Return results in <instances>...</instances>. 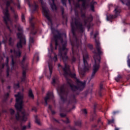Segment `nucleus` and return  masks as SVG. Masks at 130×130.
I'll return each instance as SVG.
<instances>
[{"instance_id": "7ed1b4c3", "label": "nucleus", "mask_w": 130, "mask_h": 130, "mask_svg": "<svg viewBox=\"0 0 130 130\" xmlns=\"http://www.w3.org/2000/svg\"><path fill=\"white\" fill-rule=\"evenodd\" d=\"M94 53L93 55V59H94V63L93 65L92 72L91 75L90 77L89 82L95 78L97 72L99 71L100 69V63L101 62V55H102V49L100 47V46L98 44L96 45V51H93Z\"/></svg>"}, {"instance_id": "bb28decb", "label": "nucleus", "mask_w": 130, "mask_h": 130, "mask_svg": "<svg viewBox=\"0 0 130 130\" xmlns=\"http://www.w3.org/2000/svg\"><path fill=\"white\" fill-rule=\"evenodd\" d=\"M74 122H75V125H77V126H81L82 125V121H81V120L75 121Z\"/></svg>"}, {"instance_id": "4be33fe9", "label": "nucleus", "mask_w": 130, "mask_h": 130, "mask_svg": "<svg viewBox=\"0 0 130 130\" xmlns=\"http://www.w3.org/2000/svg\"><path fill=\"white\" fill-rule=\"evenodd\" d=\"M27 71H28V67L27 66L25 67H23V71H22V77H23V78H26V72Z\"/></svg>"}, {"instance_id": "b1692460", "label": "nucleus", "mask_w": 130, "mask_h": 130, "mask_svg": "<svg viewBox=\"0 0 130 130\" xmlns=\"http://www.w3.org/2000/svg\"><path fill=\"white\" fill-rule=\"evenodd\" d=\"M14 54H15L17 57H21V55H22V52L20 50H18V51L14 50Z\"/></svg>"}, {"instance_id": "8fccbe9b", "label": "nucleus", "mask_w": 130, "mask_h": 130, "mask_svg": "<svg viewBox=\"0 0 130 130\" xmlns=\"http://www.w3.org/2000/svg\"><path fill=\"white\" fill-rule=\"evenodd\" d=\"M81 18H83L84 19H87V17H86V13H83L81 14Z\"/></svg>"}, {"instance_id": "a878e982", "label": "nucleus", "mask_w": 130, "mask_h": 130, "mask_svg": "<svg viewBox=\"0 0 130 130\" xmlns=\"http://www.w3.org/2000/svg\"><path fill=\"white\" fill-rule=\"evenodd\" d=\"M27 128V126H23L22 127V130H25ZM14 130H20V127L18 126H15L13 127Z\"/></svg>"}, {"instance_id": "9d476101", "label": "nucleus", "mask_w": 130, "mask_h": 130, "mask_svg": "<svg viewBox=\"0 0 130 130\" xmlns=\"http://www.w3.org/2000/svg\"><path fill=\"white\" fill-rule=\"evenodd\" d=\"M33 20H34V17L32 16L29 18V24L30 25V34L32 35H36L37 34V29H35V24L33 22Z\"/></svg>"}, {"instance_id": "393cba45", "label": "nucleus", "mask_w": 130, "mask_h": 130, "mask_svg": "<svg viewBox=\"0 0 130 130\" xmlns=\"http://www.w3.org/2000/svg\"><path fill=\"white\" fill-rule=\"evenodd\" d=\"M28 96L31 99H34V94H33V92L32 89H30L28 91Z\"/></svg>"}, {"instance_id": "58836bf2", "label": "nucleus", "mask_w": 130, "mask_h": 130, "mask_svg": "<svg viewBox=\"0 0 130 130\" xmlns=\"http://www.w3.org/2000/svg\"><path fill=\"white\" fill-rule=\"evenodd\" d=\"M9 96H10V93H9V92L7 93L4 95V98L5 100H8V99L9 98Z\"/></svg>"}, {"instance_id": "412c9836", "label": "nucleus", "mask_w": 130, "mask_h": 130, "mask_svg": "<svg viewBox=\"0 0 130 130\" xmlns=\"http://www.w3.org/2000/svg\"><path fill=\"white\" fill-rule=\"evenodd\" d=\"M52 3L50 4L51 8L52 11H57V7L55 5V0H52Z\"/></svg>"}, {"instance_id": "20e7f679", "label": "nucleus", "mask_w": 130, "mask_h": 130, "mask_svg": "<svg viewBox=\"0 0 130 130\" xmlns=\"http://www.w3.org/2000/svg\"><path fill=\"white\" fill-rule=\"evenodd\" d=\"M59 96L61 101L64 103L69 98V104H73V103H77V99H76V95L74 93H70V91L68 89H64L63 87H61L60 90Z\"/></svg>"}, {"instance_id": "f257e3e1", "label": "nucleus", "mask_w": 130, "mask_h": 130, "mask_svg": "<svg viewBox=\"0 0 130 130\" xmlns=\"http://www.w3.org/2000/svg\"><path fill=\"white\" fill-rule=\"evenodd\" d=\"M71 31L73 34V37L75 39V41H71L72 51V56L69 58L68 55V49H67V43H64L62 45V47L59 48V53L58 55L60 56V59L63 60L64 62V67H62L60 64H58V68H61L62 69L63 72V76L66 78L68 76H70L73 79H74L75 81L76 82L77 85L73 84V81L71 79L67 78V85L69 86L71 91L73 92H76V91H83V89L85 87H86V83L87 81L84 80L83 82L81 81L80 79L77 78V75L76 73H72L70 72V66L67 64V61L69 59L71 63H75L77 60L76 58V55H79V51L81 52H84L83 49L82 48V41L77 37V35H76V30H78L79 33H84V26L83 24H71Z\"/></svg>"}, {"instance_id": "2eb2a0df", "label": "nucleus", "mask_w": 130, "mask_h": 130, "mask_svg": "<svg viewBox=\"0 0 130 130\" xmlns=\"http://www.w3.org/2000/svg\"><path fill=\"white\" fill-rule=\"evenodd\" d=\"M98 36V32H95L94 35L93 39H95V48L96 50H97V44L100 46V47H101V49H102V52H103L102 55L103 54V49H102V47H101V44L100 43V42L97 40H96V38Z\"/></svg>"}, {"instance_id": "e433bc0d", "label": "nucleus", "mask_w": 130, "mask_h": 130, "mask_svg": "<svg viewBox=\"0 0 130 130\" xmlns=\"http://www.w3.org/2000/svg\"><path fill=\"white\" fill-rule=\"evenodd\" d=\"M86 46L88 47V48H89L90 50H92L93 49V45L91 44H88L87 45H86Z\"/></svg>"}, {"instance_id": "0e129e2a", "label": "nucleus", "mask_w": 130, "mask_h": 130, "mask_svg": "<svg viewBox=\"0 0 130 130\" xmlns=\"http://www.w3.org/2000/svg\"><path fill=\"white\" fill-rule=\"evenodd\" d=\"M51 114L53 115H54V114H55V111H53L52 110V111H51Z\"/></svg>"}, {"instance_id": "13d9d810", "label": "nucleus", "mask_w": 130, "mask_h": 130, "mask_svg": "<svg viewBox=\"0 0 130 130\" xmlns=\"http://www.w3.org/2000/svg\"><path fill=\"white\" fill-rule=\"evenodd\" d=\"M75 7H76V8H80V4H79V3L76 4L75 5Z\"/></svg>"}, {"instance_id": "774afa93", "label": "nucleus", "mask_w": 130, "mask_h": 130, "mask_svg": "<svg viewBox=\"0 0 130 130\" xmlns=\"http://www.w3.org/2000/svg\"><path fill=\"white\" fill-rule=\"evenodd\" d=\"M39 2H40L41 5H43V0H39Z\"/></svg>"}, {"instance_id": "dca6fc26", "label": "nucleus", "mask_w": 130, "mask_h": 130, "mask_svg": "<svg viewBox=\"0 0 130 130\" xmlns=\"http://www.w3.org/2000/svg\"><path fill=\"white\" fill-rule=\"evenodd\" d=\"M78 3H80V2H82L81 6L83 10H86L89 8V4H86V0H78Z\"/></svg>"}, {"instance_id": "6e6552de", "label": "nucleus", "mask_w": 130, "mask_h": 130, "mask_svg": "<svg viewBox=\"0 0 130 130\" xmlns=\"http://www.w3.org/2000/svg\"><path fill=\"white\" fill-rule=\"evenodd\" d=\"M4 3H6V7L7 8H9L11 6V2L8 0H3ZM6 9L5 10V12L4 13V17H3V19L4 22L6 26H7L8 29H10V26H9L8 22H11V18H10V14L9 13V9Z\"/></svg>"}, {"instance_id": "5fc2aeb1", "label": "nucleus", "mask_w": 130, "mask_h": 130, "mask_svg": "<svg viewBox=\"0 0 130 130\" xmlns=\"http://www.w3.org/2000/svg\"><path fill=\"white\" fill-rule=\"evenodd\" d=\"M112 113L113 115H115V114H117L118 113H119V111H113Z\"/></svg>"}, {"instance_id": "37998d69", "label": "nucleus", "mask_w": 130, "mask_h": 130, "mask_svg": "<svg viewBox=\"0 0 130 130\" xmlns=\"http://www.w3.org/2000/svg\"><path fill=\"white\" fill-rule=\"evenodd\" d=\"M61 1L63 6L67 7V0H61Z\"/></svg>"}, {"instance_id": "09e8293b", "label": "nucleus", "mask_w": 130, "mask_h": 130, "mask_svg": "<svg viewBox=\"0 0 130 130\" xmlns=\"http://www.w3.org/2000/svg\"><path fill=\"white\" fill-rule=\"evenodd\" d=\"M36 56H37V62H38V61H39V56H38L37 53H36L34 58H35Z\"/></svg>"}, {"instance_id": "bf43d9fd", "label": "nucleus", "mask_w": 130, "mask_h": 130, "mask_svg": "<svg viewBox=\"0 0 130 130\" xmlns=\"http://www.w3.org/2000/svg\"><path fill=\"white\" fill-rule=\"evenodd\" d=\"M0 68H1V69H5V63H2Z\"/></svg>"}, {"instance_id": "680f3d73", "label": "nucleus", "mask_w": 130, "mask_h": 130, "mask_svg": "<svg viewBox=\"0 0 130 130\" xmlns=\"http://www.w3.org/2000/svg\"><path fill=\"white\" fill-rule=\"evenodd\" d=\"M32 110H34L36 112V111H37V108L36 107H33Z\"/></svg>"}, {"instance_id": "cd10ccee", "label": "nucleus", "mask_w": 130, "mask_h": 130, "mask_svg": "<svg viewBox=\"0 0 130 130\" xmlns=\"http://www.w3.org/2000/svg\"><path fill=\"white\" fill-rule=\"evenodd\" d=\"M38 8H39V6L35 3L34 5L32 6V12L34 13V12H36L37 11Z\"/></svg>"}, {"instance_id": "5701e85b", "label": "nucleus", "mask_w": 130, "mask_h": 130, "mask_svg": "<svg viewBox=\"0 0 130 130\" xmlns=\"http://www.w3.org/2000/svg\"><path fill=\"white\" fill-rule=\"evenodd\" d=\"M60 10L61 12V16L62 19H66V22H68V18L66 17V16H64V8H63V7H61Z\"/></svg>"}, {"instance_id": "4468645a", "label": "nucleus", "mask_w": 130, "mask_h": 130, "mask_svg": "<svg viewBox=\"0 0 130 130\" xmlns=\"http://www.w3.org/2000/svg\"><path fill=\"white\" fill-rule=\"evenodd\" d=\"M53 98H54L53 94L51 92H48L46 94V97L44 99L46 105H47L48 104V103H47V101H48V100H50V99H51V100H53Z\"/></svg>"}, {"instance_id": "de8ad7c7", "label": "nucleus", "mask_w": 130, "mask_h": 130, "mask_svg": "<svg viewBox=\"0 0 130 130\" xmlns=\"http://www.w3.org/2000/svg\"><path fill=\"white\" fill-rule=\"evenodd\" d=\"M53 59L55 62H56V61H57V56H56V54H54Z\"/></svg>"}, {"instance_id": "f03ea898", "label": "nucleus", "mask_w": 130, "mask_h": 130, "mask_svg": "<svg viewBox=\"0 0 130 130\" xmlns=\"http://www.w3.org/2000/svg\"><path fill=\"white\" fill-rule=\"evenodd\" d=\"M16 97V102L15 107L17 110L15 114V119L18 121H27V116L25 112L22 111L23 109V95H21V92H18L17 94H15Z\"/></svg>"}, {"instance_id": "4d7b16f0", "label": "nucleus", "mask_w": 130, "mask_h": 130, "mask_svg": "<svg viewBox=\"0 0 130 130\" xmlns=\"http://www.w3.org/2000/svg\"><path fill=\"white\" fill-rule=\"evenodd\" d=\"M21 79V82H25V81H26V77H24L22 76Z\"/></svg>"}, {"instance_id": "473e14b6", "label": "nucleus", "mask_w": 130, "mask_h": 130, "mask_svg": "<svg viewBox=\"0 0 130 130\" xmlns=\"http://www.w3.org/2000/svg\"><path fill=\"white\" fill-rule=\"evenodd\" d=\"M127 63L128 65V67L130 68V54L128 55L127 56Z\"/></svg>"}, {"instance_id": "603ef678", "label": "nucleus", "mask_w": 130, "mask_h": 130, "mask_svg": "<svg viewBox=\"0 0 130 130\" xmlns=\"http://www.w3.org/2000/svg\"><path fill=\"white\" fill-rule=\"evenodd\" d=\"M50 47L51 48V52H53V45H52V43H50Z\"/></svg>"}, {"instance_id": "052dcab7", "label": "nucleus", "mask_w": 130, "mask_h": 130, "mask_svg": "<svg viewBox=\"0 0 130 130\" xmlns=\"http://www.w3.org/2000/svg\"><path fill=\"white\" fill-rule=\"evenodd\" d=\"M48 108L50 110V111L52 110V107L51 106V105H49Z\"/></svg>"}, {"instance_id": "338daca9", "label": "nucleus", "mask_w": 130, "mask_h": 130, "mask_svg": "<svg viewBox=\"0 0 130 130\" xmlns=\"http://www.w3.org/2000/svg\"><path fill=\"white\" fill-rule=\"evenodd\" d=\"M126 6H130V1H128L127 3L126 4Z\"/></svg>"}, {"instance_id": "7c9ffc66", "label": "nucleus", "mask_w": 130, "mask_h": 130, "mask_svg": "<svg viewBox=\"0 0 130 130\" xmlns=\"http://www.w3.org/2000/svg\"><path fill=\"white\" fill-rule=\"evenodd\" d=\"M121 78H122L121 75H118L117 76V77H116L115 78V80L116 82H119V81H120Z\"/></svg>"}, {"instance_id": "c756f323", "label": "nucleus", "mask_w": 130, "mask_h": 130, "mask_svg": "<svg viewBox=\"0 0 130 130\" xmlns=\"http://www.w3.org/2000/svg\"><path fill=\"white\" fill-rule=\"evenodd\" d=\"M51 121H52V122H53L54 123H59V121H58L53 117L51 118Z\"/></svg>"}, {"instance_id": "0eeeda50", "label": "nucleus", "mask_w": 130, "mask_h": 130, "mask_svg": "<svg viewBox=\"0 0 130 130\" xmlns=\"http://www.w3.org/2000/svg\"><path fill=\"white\" fill-rule=\"evenodd\" d=\"M89 58V55L88 54H86L85 55L83 56V60L84 63L83 69L81 68L80 67V64L78 65V70L79 72V74L82 76V77H85V75L86 74V72H88L90 69V66H89V64L87 61V59Z\"/></svg>"}, {"instance_id": "69168bd1", "label": "nucleus", "mask_w": 130, "mask_h": 130, "mask_svg": "<svg viewBox=\"0 0 130 130\" xmlns=\"http://www.w3.org/2000/svg\"><path fill=\"white\" fill-rule=\"evenodd\" d=\"M103 69H107V65L106 64H105L104 66L103 67Z\"/></svg>"}, {"instance_id": "79ce46f5", "label": "nucleus", "mask_w": 130, "mask_h": 130, "mask_svg": "<svg viewBox=\"0 0 130 130\" xmlns=\"http://www.w3.org/2000/svg\"><path fill=\"white\" fill-rule=\"evenodd\" d=\"M25 60H26V55L23 56L22 60L21 61L22 64H23V63H25Z\"/></svg>"}, {"instance_id": "a211bd4d", "label": "nucleus", "mask_w": 130, "mask_h": 130, "mask_svg": "<svg viewBox=\"0 0 130 130\" xmlns=\"http://www.w3.org/2000/svg\"><path fill=\"white\" fill-rule=\"evenodd\" d=\"M48 68L50 72V75L47 76L48 79H50L51 78V75H52V70L53 69V66L52 63L48 62Z\"/></svg>"}, {"instance_id": "ddd939ff", "label": "nucleus", "mask_w": 130, "mask_h": 130, "mask_svg": "<svg viewBox=\"0 0 130 130\" xmlns=\"http://www.w3.org/2000/svg\"><path fill=\"white\" fill-rule=\"evenodd\" d=\"M42 12L43 15H44L45 18L48 20V22L50 23L51 25H52V19H51L50 16H49V15L48 14V10H46V8L43 7Z\"/></svg>"}, {"instance_id": "39448f33", "label": "nucleus", "mask_w": 130, "mask_h": 130, "mask_svg": "<svg viewBox=\"0 0 130 130\" xmlns=\"http://www.w3.org/2000/svg\"><path fill=\"white\" fill-rule=\"evenodd\" d=\"M17 30L19 32L17 33L16 36L18 39H19V41L17 42L16 44V47L18 49L20 48H23L24 45H26V38L24 36V30H23V27L21 26H18Z\"/></svg>"}, {"instance_id": "aec40b11", "label": "nucleus", "mask_w": 130, "mask_h": 130, "mask_svg": "<svg viewBox=\"0 0 130 130\" xmlns=\"http://www.w3.org/2000/svg\"><path fill=\"white\" fill-rule=\"evenodd\" d=\"M97 4V2H94V1H92L90 4V10L92 11V12H95V4Z\"/></svg>"}, {"instance_id": "c9c22d12", "label": "nucleus", "mask_w": 130, "mask_h": 130, "mask_svg": "<svg viewBox=\"0 0 130 130\" xmlns=\"http://www.w3.org/2000/svg\"><path fill=\"white\" fill-rule=\"evenodd\" d=\"M60 112H66L67 109H64V108L62 107H60Z\"/></svg>"}, {"instance_id": "6ab92c4d", "label": "nucleus", "mask_w": 130, "mask_h": 130, "mask_svg": "<svg viewBox=\"0 0 130 130\" xmlns=\"http://www.w3.org/2000/svg\"><path fill=\"white\" fill-rule=\"evenodd\" d=\"M103 91H104V88H103V84L101 83L100 85V88L98 91L100 97H102V96H103V95L102 94V93H103Z\"/></svg>"}, {"instance_id": "2f4dec72", "label": "nucleus", "mask_w": 130, "mask_h": 130, "mask_svg": "<svg viewBox=\"0 0 130 130\" xmlns=\"http://www.w3.org/2000/svg\"><path fill=\"white\" fill-rule=\"evenodd\" d=\"M35 122L36 123H37V124H39V125H40V120L38 119V117L37 116H35Z\"/></svg>"}, {"instance_id": "f704fd0d", "label": "nucleus", "mask_w": 130, "mask_h": 130, "mask_svg": "<svg viewBox=\"0 0 130 130\" xmlns=\"http://www.w3.org/2000/svg\"><path fill=\"white\" fill-rule=\"evenodd\" d=\"M108 124H111V123H114V118L112 117V119L111 120H108Z\"/></svg>"}, {"instance_id": "f8f14e48", "label": "nucleus", "mask_w": 130, "mask_h": 130, "mask_svg": "<svg viewBox=\"0 0 130 130\" xmlns=\"http://www.w3.org/2000/svg\"><path fill=\"white\" fill-rule=\"evenodd\" d=\"M93 17L92 15H89L88 17H87L86 19H84V23L85 26H87L88 31L91 28V23L93 22Z\"/></svg>"}, {"instance_id": "ea45409f", "label": "nucleus", "mask_w": 130, "mask_h": 130, "mask_svg": "<svg viewBox=\"0 0 130 130\" xmlns=\"http://www.w3.org/2000/svg\"><path fill=\"white\" fill-rule=\"evenodd\" d=\"M9 111L10 112V114L11 115H14L15 114V110L13 109H10L9 110Z\"/></svg>"}, {"instance_id": "6e6d98bb", "label": "nucleus", "mask_w": 130, "mask_h": 130, "mask_svg": "<svg viewBox=\"0 0 130 130\" xmlns=\"http://www.w3.org/2000/svg\"><path fill=\"white\" fill-rule=\"evenodd\" d=\"M82 112L84 114H87V110L86 109L82 110Z\"/></svg>"}, {"instance_id": "c03bdc74", "label": "nucleus", "mask_w": 130, "mask_h": 130, "mask_svg": "<svg viewBox=\"0 0 130 130\" xmlns=\"http://www.w3.org/2000/svg\"><path fill=\"white\" fill-rule=\"evenodd\" d=\"M29 42L30 43H34V39L32 37H29Z\"/></svg>"}, {"instance_id": "423d86ee", "label": "nucleus", "mask_w": 130, "mask_h": 130, "mask_svg": "<svg viewBox=\"0 0 130 130\" xmlns=\"http://www.w3.org/2000/svg\"><path fill=\"white\" fill-rule=\"evenodd\" d=\"M51 31L53 36V40L55 41V49L56 50L57 49V46L59 45L58 41H61V43L63 42L62 34L54 28H51Z\"/></svg>"}, {"instance_id": "f3484780", "label": "nucleus", "mask_w": 130, "mask_h": 130, "mask_svg": "<svg viewBox=\"0 0 130 130\" xmlns=\"http://www.w3.org/2000/svg\"><path fill=\"white\" fill-rule=\"evenodd\" d=\"M60 116L61 117H66L65 120H62L63 122H64L65 123H70V120L69 119V118L67 117V114L61 113H60Z\"/></svg>"}, {"instance_id": "864d4df0", "label": "nucleus", "mask_w": 130, "mask_h": 130, "mask_svg": "<svg viewBox=\"0 0 130 130\" xmlns=\"http://www.w3.org/2000/svg\"><path fill=\"white\" fill-rule=\"evenodd\" d=\"M55 83H56V79H55V78H52V81L51 84H52V85H54V84H55Z\"/></svg>"}, {"instance_id": "c85d7f7f", "label": "nucleus", "mask_w": 130, "mask_h": 130, "mask_svg": "<svg viewBox=\"0 0 130 130\" xmlns=\"http://www.w3.org/2000/svg\"><path fill=\"white\" fill-rule=\"evenodd\" d=\"M13 88L15 89H19V88H20V82L18 81L17 83H14L13 85Z\"/></svg>"}, {"instance_id": "1a4fd4ad", "label": "nucleus", "mask_w": 130, "mask_h": 130, "mask_svg": "<svg viewBox=\"0 0 130 130\" xmlns=\"http://www.w3.org/2000/svg\"><path fill=\"white\" fill-rule=\"evenodd\" d=\"M114 12L115 13L114 15H109L108 16H107V21H110V22H111V23H112V20H113V19L117 18L118 16L119 15V14H120L121 10L118 7H116L114 10Z\"/></svg>"}, {"instance_id": "49530a36", "label": "nucleus", "mask_w": 130, "mask_h": 130, "mask_svg": "<svg viewBox=\"0 0 130 130\" xmlns=\"http://www.w3.org/2000/svg\"><path fill=\"white\" fill-rule=\"evenodd\" d=\"M15 63L16 62H15V60H14V58H12V62H11L12 67H15Z\"/></svg>"}, {"instance_id": "a18cd8bd", "label": "nucleus", "mask_w": 130, "mask_h": 130, "mask_svg": "<svg viewBox=\"0 0 130 130\" xmlns=\"http://www.w3.org/2000/svg\"><path fill=\"white\" fill-rule=\"evenodd\" d=\"M7 77L10 76V68H8L6 70Z\"/></svg>"}, {"instance_id": "9b49d317", "label": "nucleus", "mask_w": 130, "mask_h": 130, "mask_svg": "<svg viewBox=\"0 0 130 130\" xmlns=\"http://www.w3.org/2000/svg\"><path fill=\"white\" fill-rule=\"evenodd\" d=\"M93 111L92 113V116L90 117V121H94V120H96L97 119V115L96 114V109L97 108L98 109H101V106H100V108H99V105H98L96 103L94 104L93 106Z\"/></svg>"}, {"instance_id": "72a5a7b5", "label": "nucleus", "mask_w": 130, "mask_h": 130, "mask_svg": "<svg viewBox=\"0 0 130 130\" xmlns=\"http://www.w3.org/2000/svg\"><path fill=\"white\" fill-rule=\"evenodd\" d=\"M14 19L15 20V22H17V21L19 20V16H18V14L14 13Z\"/></svg>"}, {"instance_id": "3c124183", "label": "nucleus", "mask_w": 130, "mask_h": 130, "mask_svg": "<svg viewBox=\"0 0 130 130\" xmlns=\"http://www.w3.org/2000/svg\"><path fill=\"white\" fill-rule=\"evenodd\" d=\"M6 64L7 67H8V66H9V57H6Z\"/></svg>"}, {"instance_id": "a19ab883", "label": "nucleus", "mask_w": 130, "mask_h": 130, "mask_svg": "<svg viewBox=\"0 0 130 130\" xmlns=\"http://www.w3.org/2000/svg\"><path fill=\"white\" fill-rule=\"evenodd\" d=\"M21 20H22V22H23V23L25 21V15H24V14L23 13H22V15H21Z\"/></svg>"}, {"instance_id": "4c0bfd02", "label": "nucleus", "mask_w": 130, "mask_h": 130, "mask_svg": "<svg viewBox=\"0 0 130 130\" xmlns=\"http://www.w3.org/2000/svg\"><path fill=\"white\" fill-rule=\"evenodd\" d=\"M9 45H13L14 43L13 42V39L12 38H10L9 40Z\"/></svg>"}, {"instance_id": "e2e57ef3", "label": "nucleus", "mask_w": 130, "mask_h": 130, "mask_svg": "<svg viewBox=\"0 0 130 130\" xmlns=\"http://www.w3.org/2000/svg\"><path fill=\"white\" fill-rule=\"evenodd\" d=\"M15 50H16L15 49H14V50H12V49H11L10 50V52L11 53H15Z\"/></svg>"}]
</instances>
